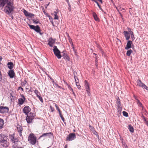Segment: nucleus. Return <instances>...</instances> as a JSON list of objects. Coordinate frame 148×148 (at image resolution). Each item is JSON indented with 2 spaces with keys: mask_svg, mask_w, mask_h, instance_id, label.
Segmentation results:
<instances>
[{
  "mask_svg": "<svg viewBox=\"0 0 148 148\" xmlns=\"http://www.w3.org/2000/svg\"><path fill=\"white\" fill-rule=\"evenodd\" d=\"M34 90L32 88V87H31L30 89L29 90V91L32 92L33 91H34Z\"/></svg>",
  "mask_w": 148,
  "mask_h": 148,
  "instance_id": "45",
  "label": "nucleus"
},
{
  "mask_svg": "<svg viewBox=\"0 0 148 148\" xmlns=\"http://www.w3.org/2000/svg\"><path fill=\"white\" fill-rule=\"evenodd\" d=\"M9 111L8 107L6 106H0V113L3 114L7 113Z\"/></svg>",
  "mask_w": 148,
  "mask_h": 148,
  "instance_id": "7",
  "label": "nucleus"
},
{
  "mask_svg": "<svg viewBox=\"0 0 148 148\" xmlns=\"http://www.w3.org/2000/svg\"><path fill=\"white\" fill-rule=\"evenodd\" d=\"M124 146L125 148H128V146L126 144H124Z\"/></svg>",
  "mask_w": 148,
  "mask_h": 148,
  "instance_id": "55",
  "label": "nucleus"
},
{
  "mask_svg": "<svg viewBox=\"0 0 148 148\" xmlns=\"http://www.w3.org/2000/svg\"><path fill=\"white\" fill-rule=\"evenodd\" d=\"M26 99L20 98L18 99V103L20 105H22L24 103Z\"/></svg>",
  "mask_w": 148,
  "mask_h": 148,
  "instance_id": "20",
  "label": "nucleus"
},
{
  "mask_svg": "<svg viewBox=\"0 0 148 148\" xmlns=\"http://www.w3.org/2000/svg\"><path fill=\"white\" fill-rule=\"evenodd\" d=\"M95 3H97V5L99 7V9L102 11H103V10L101 8L100 5H99V3L97 1H95Z\"/></svg>",
  "mask_w": 148,
  "mask_h": 148,
  "instance_id": "36",
  "label": "nucleus"
},
{
  "mask_svg": "<svg viewBox=\"0 0 148 148\" xmlns=\"http://www.w3.org/2000/svg\"><path fill=\"white\" fill-rule=\"evenodd\" d=\"M48 77H49L50 79L53 82V83L54 82V81L53 79L51 77H50L49 76H48Z\"/></svg>",
  "mask_w": 148,
  "mask_h": 148,
  "instance_id": "50",
  "label": "nucleus"
},
{
  "mask_svg": "<svg viewBox=\"0 0 148 148\" xmlns=\"http://www.w3.org/2000/svg\"><path fill=\"white\" fill-rule=\"evenodd\" d=\"M61 118L62 120L63 121V122L64 123H65L64 122V121H65V120L64 118L63 117V116H61Z\"/></svg>",
  "mask_w": 148,
  "mask_h": 148,
  "instance_id": "47",
  "label": "nucleus"
},
{
  "mask_svg": "<svg viewBox=\"0 0 148 148\" xmlns=\"http://www.w3.org/2000/svg\"><path fill=\"white\" fill-rule=\"evenodd\" d=\"M76 138V135L75 133H71L69 134L66 137V140L69 141H71L74 140Z\"/></svg>",
  "mask_w": 148,
  "mask_h": 148,
  "instance_id": "8",
  "label": "nucleus"
},
{
  "mask_svg": "<svg viewBox=\"0 0 148 148\" xmlns=\"http://www.w3.org/2000/svg\"><path fill=\"white\" fill-rule=\"evenodd\" d=\"M98 1L100 2L101 3H102V0H97Z\"/></svg>",
  "mask_w": 148,
  "mask_h": 148,
  "instance_id": "63",
  "label": "nucleus"
},
{
  "mask_svg": "<svg viewBox=\"0 0 148 148\" xmlns=\"http://www.w3.org/2000/svg\"><path fill=\"white\" fill-rule=\"evenodd\" d=\"M59 12V11L58 9H57L56 11L54 12L55 14H57Z\"/></svg>",
  "mask_w": 148,
  "mask_h": 148,
  "instance_id": "49",
  "label": "nucleus"
},
{
  "mask_svg": "<svg viewBox=\"0 0 148 148\" xmlns=\"http://www.w3.org/2000/svg\"><path fill=\"white\" fill-rule=\"evenodd\" d=\"M145 122V124H146V125L148 127V121H146Z\"/></svg>",
  "mask_w": 148,
  "mask_h": 148,
  "instance_id": "57",
  "label": "nucleus"
},
{
  "mask_svg": "<svg viewBox=\"0 0 148 148\" xmlns=\"http://www.w3.org/2000/svg\"><path fill=\"white\" fill-rule=\"evenodd\" d=\"M131 38L132 41L134 40H135V37L134 35L133 34L131 35Z\"/></svg>",
  "mask_w": 148,
  "mask_h": 148,
  "instance_id": "43",
  "label": "nucleus"
},
{
  "mask_svg": "<svg viewBox=\"0 0 148 148\" xmlns=\"http://www.w3.org/2000/svg\"><path fill=\"white\" fill-rule=\"evenodd\" d=\"M51 136H53V134L51 132H50L49 133H45L42 134L41 135L39 138H40L41 137H46L48 136L49 137H50Z\"/></svg>",
  "mask_w": 148,
  "mask_h": 148,
  "instance_id": "17",
  "label": "nucleus"
},
{
  "mask_svg": "<svg viewBox=\"0 0 148 148\" xmlns=\"http://www.w3.org/2000/svg\"><path fill=\"white\" fill-rule=\"evenodd\" d=\"M59 113V115H60V117H61V116H63L62 115V114H61V112H60V113Z\"/></svg>",
  "mask_w": 148,
  "mask_h": 148,
  "instance_id": "61",
  "label": "nucleus"
},
{
  "mask_svg": "<svg viewBox=\"0 0 148 148\" xmlns=\"http://www.w3.org/2000/svg\"><path fill=\"white\" fill-rule=\"evenodd\" d=\"M9 136L11 140L12 141H13V140H14V134H13L10 135Z\"/></svg>",
  "mask_w": 148,
  "mask_h": 148,
  "instance_id": "34",
  "label": "nucleus"
},
{
  "mask_svg": "<svg viewBox=\"0 0 148 148\" xmlns=\"http://www.w3.org/2000/svg\"><path fill=\"white\" fill-rule=\"evenodd\" d=\"M128 129L130 131L131 133H133L134 132V129L133 127L131 125H128Z\"/></svg>",
  "mask_w": 148,
  "mask_h": 148,
  "instance_id": "26",
  "label": "nucleus"
},
{
  "mask_svg": "<svg viewBox=\"0 0 148 148\" xmlns=\"http://www.w3.org/2000/svg\"><path fill=\"white\" fill-rule=\"evenodd\" d=\"M18 89H21V90H22V91H23V90H24L23 88H22L21 87V86H20V87H18Z\"/></svg>",
  "mask_w": 148,
  "mask_h": 148,
  "instance_id": "52",
  "label": "nucleus"
},
{
  "mask_svg": "<svg viewBox=\"0 0 148 148\" xmlns=\"http://www.w3.org/2000/svg\"><path fill=\"white\" fill-rule=\"evenodd\" d=\"M40 100V101L42 102V103L43 102V100L42 99V97L40 96V95L38 96V97H37Z\"/></svg>",
  "mask_w": 148,
  "mask_h": 148,
  "instance_id": "37",
  "label": "nucleus"
},
{
  "mask_svg": "<svg viewBox=\"0 0 148 148\" xmlns=\"http://www.w3.org/2000/svg\"><path fill=\"white\" fill-rule=\"evenodd\" d=\"M116 103L117 104V107L121 106V105L120 101V100L119 97L116 99Z\"/></svg>",
  "mask_w": 148,
  "mask_h": 148,
  "instance_id": "24",
  "label": "nucleus"
},
{
  "mask_svg": "<svg viewBox=\"0 0 148 148\" xmlns=\"http://www.w3.org/2000/svg\"><path fill=\"white\" fill-rule=\"evenodd\" d=\"M7 5L4 7V11L8 14H10L13 11L14 7L13 3L11 2V0H8L6 4Z\"/></svg>",
  "mask_w": 148,
  "mask_h": 148,
  "instance_id": "1",
  "label": "nucleus"
},
{
  "mask_svg": "<svg viewBox=\"0 0 148 148\" xmlns=\"http://www.w3.org/2000/svg\"><path fill=\"white\" fill-rule=\"evenodd\" d=\"M0 143L3 146L6 147L8 146V136L3 134H0Z\"/></svg>",
  "mask_w": 148,
  "mask_h": 148,
  "instance_id": "2",
  "label": "nucleus"
},
{
  "mask_svg": "<svg viewBox=\"0 0 148 148\" xmlns=\"http://www.w3.org/2000/svg\"><path fill=\"white\" fill-rule=\"evenodd\" d=\"M55 39H53L52 38H50L48 40V45L50 47H53V44L55 43Z\"/></svg>",
  "mask_w": 148,
  "mask_h": 148,
  "instance_id": "9",
  "label": "nucleus"
},
{
  "mask_svg": "<svg viewBox=\"0 0 148 148\" xmlns=\"http://www.w3.org/2000/svg\"><path fill=\"white\" fill-rule=\"evenodd\" d=\"M32 20L33 23H34L38 24L39 23V21L38 19H33Z\"/></svg>",
  "mask_w": 148,
  "mask_h": 148,
  "instance_id": "30",
  "label": "nucleus"
},
{
  "mask_svg": "<svg viewBox=\"0 0 148 148\" xmlns=\"http://www.w3.org/2000/svg\"><path fill=\"white\" fill-rule=\"evenodd\" d=\"M50 108L51 110V112H53L54 111V109L51 106H50Z\"/></svg>",
  "mask_w": 148,
  "mask_h": 148,
  "instance_id": "42",
  "label": "nucleus"
},
{
  "mask_svg": "<svg viewBox=\"0 0 148 148\" xmlns=\"http://www.w3.org/2000/svg\"><path fill=\"white\" fill-rule=\"evenodd\" d=\"M8 74L10 77L12 78H13L15 75V73L13 70H10L9 71Z\"/></svg>",
  "mask_w": 148,
  "mask_h": 148,
  "instance_id": "15",
  "label": "nucleus"
},
{
  "mask_svg": "<svg viewBox=\"0 0 148 148\" xmlns=\"http://www.w3.org/2000/svg\"><path fill=\"white\" fill-rule=\"evenodd\" d=\"M31 111V108L28 106H26L23 109V112L26 115H28L29 112Z\"/></svg>",
  "mask_w": 148,
  "mask_h": 148,
  "instance_id": "10",
  "label": "nucleus"
},
{
  "mask_svg": "<svg viewBox=\"0 0 148 148\" xmlns=\"http://www.w3.org/2000/svg\"><path fill=\"white\" fill-rule=\"evenodd\" d=\"M54 104H55L56 108V109L58 111L59 113H60V112H61V111L59 109V107L58 106L57 104L56 103H55Z\"/></svg>",
  "mask_w": 148,
  "mask_h": 148,
  "instance_id": "35",
  "label": "nucleus"
},
{
  "mask_svg": "<svg viewBox=\"0 0 148 148\" xmlns=\"http://www.w3.org/2000/svg\"><path fill=\"white\" fill-rule=\"evenodd\" d=\"M123 33L124 34V35L126 40H129L130 38L129 32L127 31H124L123 32Z\"/></svg>",
  "mask_w": 148,
  "mask_h": 148,
  "instance_id": "19",
  "label": "nucleus"
},
{
  "mask_svg": "<svg viewBox=\"0 0 148 148\" xmlns=\"http://www.w3.org/2000/svg\"><path fill=\"white\" fill-rule=\"evenodd\" d=\"M18 132L19 133V136H22V132L23 131V128L19 124L17 125L16 126Z\"/></svg>",
  "mask_w": 148,
  "mask_h": 148,
  "instance_id": "12",
  "label": "nucleus"
},
{
  "mask_svg": "<svg viewBox=\"0 0 148 148\" xmlns=\"http://www.w3.org/2000/svg\"><path fill=\"white\" fill-rule=\"evenodd\" d=\"M34 92L36 94L37 97H38V96L40 95V92H38V90H35L34 91Z\"/></svg>",
  "mask_w": 148,
  "mask_h": 148,
  "instance_id": "29",
  "label": "nucleus"
},
{
  "mask_svg": "<svg viewBox=\"0 0 148 148\" xmlns=\"http://www.w3.org/2000/svg\"><path fill=\"white\" fill-rule=\"evenodd\" d=\"M122 108L121 106L117 107V110H118V112L119 114H121V111L122 110Z\"/></svg>",
  "mask_w": 148,
  "mask_h": 148,
  "instance_id": "28",
  "label": "nucleus"
},
{
  "mask_svg": "<svg viewBox=\"0 0 148 148\" xmlns=\"http://www.w3.org/2000/svg\"><path fill=\"white\" fill-rule=\"evenodd\" d=\"M132 51L131 49H130L129 50H128L126 53V55L127 56H130L131 53H132Z\"/></svg>",
  "mask_w": 148,
  "mask_h": 148,
  "instance_id": "27",
  "label": "nucleus"
},
{
  "mask_svg": "<svg viewBox=\"0 0 148 148\" xmlns=\"http://www.w3.org/2000/svg\"><path fill=\"white\" fill-rule=\"evenodd\" d=\"M62 53V56L63 57V58L66 59L69 61L70 60V58L68 56L66 53V51L64 50Z\"/></svg>",
  "mask_w": 148,
  "mask_h": 148,
  "instance_id": "14",
  "label": "nucleus"
},
{
  "mask_svg": "<svg viewBox=\"0 0 148 148\" xmlns=\"http://www.w3.org/2000/svg\"><path fill=\"white\" fill-rule=\"evenodd\" d=\"M23 13L26 17H29L31 18L34 16V14L30 12H28L26 10H24Z\"/></svg>",
  "mask_w": 148,
  "mask_h": 148,
  "instance_id": "11",
  "label": "nucleus"
},
{
  "mask_svg": "<svg viewBox=\"0 0 148 148\" xmlns=\"http://www.w3.org/2000/svg\"><path fill=\"white\" fill-rule=\"evenodd\" d=\"M141 117L143 118V119L144 121H147L145 117L143 115L141 116Z\"/></svg>",
  "mask_w": 148,
  "mask_h": 148,
  "instance_id": "46",
  "label": "nucleus"
},
{
  "mask_svg": "<svg viewBox=\"0 0 148 148\" xmlns=\"http://www.w3.org/2000/svg\"><path fill=\"white\" fill-rule=\"evenodd\" d=\"M68 9L69 11H71V9L70 7L68 8Z\"/></svg>",
  "mask_w": 148,
  "mask_h": 148,
  "instance_id": "64",
  "label": "nucleus"
},
{
  "mask_svg": "<svg viewBox=\"0 0 148 148\" xmlns=\"http://www.w3.org/2000/svg\"><path fill=\"white\" fill-rule=\"evenodd\" d=\"M2 79V75L1 72L0 71V82H1Z\"/></svg>",
  "mask_w": 148,
  "mask_h": 148,
  "instance_id": "41",
  "label": "nucleus"
},
{
  "mask_svg": "<svg viewBox=\"0 0 148 148\" xmlns=\"http://www.w3.org/2000/svg\"><path fill=\"white\" fill-rule=\"evenodd\" d=\"M72 49H73V51H75V48H74V47H72Z\"/></svg>",
  "mask_w": 148,
  "mask_h": 148,
  "instance_id": "62",
  "label": "nucleus"
},
{
  "mask_svg": "<svg viewBox=\"0 0 148 148\" xmlns=\"http://www.w3.org/2000/svg\"><path fill=\"white\" fill-rule=\"evenodd\" d=\"M28 25L31 29L34 30L36 32L38 33L40 35L42 34L43 33L41 32L40 27L38 25H37L36 26H35L29 24Z\"/></svg>",
  "mask_w": 148,
  "mask_h": 148,
  "instance_id": "6",
  "label": "nucleus"
},
{
  "mask_svg": "<svg viewBox=\"0 0 148 148\" xmlns=\"http://www.w3.org/2000/svg\"><path fill=\"white\" fill-rule=\"evenodd\" d=\"M123 115L125 117H128V113L125 111L123 112Z\"/></svg>",
  "mask_w": 148,
  "mask_h": 148,
  "instance_id": "32",
  "label": "nucleus"
},
{
  "mask_svg": "<svg viewBox=\"0 0 148 148\" xmlns=\"http://www.w3.org/2000/svg\"><path fill=\"white\" fill-rule=\"evenodd\" d=\"M132 41L131 40H128L127 42V45L125 47V49L126 50H128L132 46Z\"/></svg>",
  "mask_w": 148,
  "mask_h": 148,
  "instance_id": "16",
  "label": "nucleus"
},
{
  "mask_svg": "<svg viewBox=\"0 0 148 148\" xmlns=\"http://www.w3.org/2000/svg\"><path fill=\"white\" fill-rule=\"evenodd\" d=\"M97 61H98L97 59V58H95V63H97Z\"/></svg>",
  "mask_w": 148,
  "mask_h": 148,
  "instance_id": "59",
  "label": "nucleus"
},
{
  "mask_svg": "<svg viewBox=\"0 0 148 148\" xmlns=\"http://www.w3.org/2000/svg\"><path fill=\"white\" fill-rule=\"evenodd\" d=\"M27 115V116L26 120L27 123H32L35 115V114L34 113L30 112L28 115Z\"/></svg>",
  "mask_w": 148,
  "mask_h": 148,
  "instance_id": "4",
  "label": "nucleus"
},
{
  "mask_svg": "<svg viewBox=\"0 0 148 148\" xmlns=\"http://www.w3.org/2000/svg\"><path fill=\"white\" fill-rule=\"evenodd\" d=\"M7 65L8 66V67L9 69L10 70H12V69L13 68L14 65L13 64V62H8Z\"/></svg>",
  "mask_w": 148,
  "mask_h": 148,
  "instance_id": "22",
  "label": "nucleus"
},
{
  "mask_svg": "<svg viewBox=\"0 0 148 148\" xmlns=\"http://www.w3.org/2000/svg\"><path fill=\"white\" fill-rule=\"evenodd\" d=\"M27 83V82L26 80H25L24 82H23L21 83V85L22 86H25Z\"/></svg>",
  "mask_w": 148,
  "mask_h": 148,
  "instance_id": "38",
  "label": "nucleus"
},
{
  "mask_svg": "<svg viewBox=\"0 0 148 148\" xmlns=\"http://www.w3.org/2000/svg\"><path fill=\"white\" fill-rule=\"evenodd\" d=\"M119 14H120L121 17L122 18V19H123V16H122V14H121V13L120 12H119Z\"/></svg>",
  "mask_w": 148,
  "mask_h": 148,
  "instance_id": "51",
  "label": "nucleus"
},
{
  "mask_svg": "<svg viewBox=\"0 0 148 148\" xmlns=\"http://www.w3.org/2000/svg\"><path fill=\"white\" fill-rule=\"evenodd\" d=\"M28 140L30 144L32 145H34L36 142V137L34 134H30L28 137Z\"/></svg>",
  "mask_w": 148,
  "mask_h": 148,
  "instance_id": "3",
  "label": "nucleus"
},
{
  "mask_svg": "<svg viewBox=\"0 0 148 148\" xmlns=\"http://www.w3.org/2000/svg\"><path fill=\"white\" fill-rule=\"evenodd\" d=\"M54 16V19H58V17L57 14H55Z\"/></svg>",
  "mask_w": 148,
  "mask_h": 148,
  "instance_id": "44",
  "label": "nucleus"
},
{
  "mask_svg": "<svg viewBox=\"0 0 148 148\" xmlns=\"http://www.w3.org/2000/svg\"><path fill=\"white\" fill-rule=\"evenodd\" d=\"M90 91H87L86 92H87V94H88V95L90 96L91 95V94L90 93Z\"/></svg>",
  "mask_w": 148,
  "mask_h": 148,
  "instance_id": "48",
  "label": "nucleus"
},
{
  "mask_svg": "<svg viewBox=\"0 0 148 148\" xmlns=\"http://www.w3.org/2000/svg\"><path fill=\"white\" fill-rule=\"evenodd\" d=\"M53 51L54 54L58 59H60L62 57L60 51L58 49L56 46H55L53 47Z\"/></svg>",
  "mask_w": 148,
  "mask_h": 148,
  "instance_id": "5",
  "label": "nucleus"
},
{
  "mask_svg": "<svg viewBox=\"0 0 148 148\" xmlns=\"http://www.w3.org/2000/svg\"><path fill=\"white\" fill-rule=\"evenodd\" d=\"M136 82L137 85L140 87H142L144 84L139 79L137 80Z\"/></svg>",
  "mask_w": 148,
  "mask_h": 148,
  "instance_id": "25",
  "label": "nucleus"
},
{
  "mask_svg": "<svg viewBox=\"0 0 148 148\" xmlns=\"http://www.w3.org/2000/svg\"><path fill=\"white\" fill-rule=\"evenodd\" d=\"M85 88L86 91H90V89L88 83L86 80L85 81Z\"/></svg>",
  "mask_w": 148,
  "mask_h": 148,
  "instance_id": "21",
  "label": "nucleus"
},
{
  "mask_svg": "<svg viewBox=\"0 0 148 148\" xmlns=\"http://www.w3.org/2000/svg\"><path fill=\"white\" fill-rule=\"evenodd\" d=\"M21 96L23 98L22 99H26V98L23 95H21Z\"/></svg>",
  "mask_w": 148,
  "mask_h": 148,
  "instance_id": "53",
  "label": "nucleus"
},
{
  "mask_svg": "<svg viewBox=\"0 0 148 148\" xmlns=\"http://www.w3.org/2000/svg\"><path fill=\"white\" fill-rule=\"evenodd\" d=\"M147 90H148V87L145 85L143 84L142 86L141 87Z\"/></svg>",
  "mask_w": 148,
  "mask_h": 148,
  "instance_id": "33",
  "label": "nucleus"
},
{
  "mask_svg": "<svg viewBox=\"0 0 148 148\" xmlns=\"http://www.w3.org/2000/svg\"><path fill=\"white\" fill-rule=\"evenodd\" d=\"M77 74V72L75 71H73V75L74 76V78L75 79V81L76 82V85L79 89H80L81 88V86L79 85L78 81H77L76 80V78H77V76H76V75Z\"/></svg>",
  "mask_w": 148,
  "mask_h": 148,
  "instance_id": "13",
  "label": "nucleus"
},
{
  "mask_svg": "<svg viewBox=\"0 0 148 148\" xmlns=\"http://www.w3.org/2000/svg\"><path fill=\"white\" fill-rule=\"evenodd\" d=\"M69 42H70V43H71V41H72V39L70 38H69Z\"/></svg>",
  "mask_w": 148,
  "mask_h": 148,
  "instance_id": "54",
  "label": "nucleus"
},
{
  "mask_svg": "<svg viewBox=\"0 0 148 148\" xmlns=\"http://www.w3.org/2000/svg\"><path fill=\"white\" fill-rule=\"evenodd\" d=\"M137 100L138 101L137 103L138 104V106L140 107H142V108H143V106L142 103L138 99H137Z\"/></svg>",
  "mask_w": 148,
  "mask_h": 148,
  "instance_id": "31",
  "label": "nucleus"
},
{
  "mask_svg": "<svg viewBox=\"0 0 148 148\" xmlns=\"http://www.w3.org/2000/svg\"><path fill=\"white\" fill-rule=\"evenodd\" d=\"M68 88H69L71 90V91L73 92V89L70 86H69Z\"/></svg>",
  "mask_w": 148,
  "mask_h": 148,
  "instance_id": "56",
  "label": "nucleus"
},
{
  "mask_svg": "<svg viewBox=\"0 0 148 148\" xmlns=\"http://www.w3.org/2000/svg\"><path fill=\"white\" fill-rule=\"evenodd\" d=\"M4 122L3 119L0 118V130L3 127Z\"/></svg>",
  "mask_w": 148,
  "mask_h": 148,
  "instance_id": "23",
  "label": "nucleus"
},
{
  "mask_svg": "<svg viewBox=\"0 0 148 148\" xmlns=\"http://www.w3.org/2000/svg\"><path fill=\"white\" fill-rule=\"evenodd\" d=\"M56 86L57 87H58V88H61V87L60 86H59L57 84H56Z\"/></svg>",
  "mask_w": 148,
  "mask_h": 148,
  "instance_id": "58",
  "label": "nucleus"
},
{
  "mask_svg": "<svg viewBox=\"0 0 148 148\" xmlns=\"http://www.w3.org/2000/svg\"><path fill=\"white\" fill-rule=\"evenodd\" d=\"M71 43H70L71 45V47H74V45L73 44V43L72 42V41H71Z\"/></svg>",
  "mask_w": 148,
  "mask_h": 148,
  "instance_id": "60",
  "label": "nucleus"
},
{
  "mask_svg": "<svg viewBox=\"0 0 148 148\" xmlns=\"http://www.w3.org/2000/svg\"><path fill=\"white\" fill-rule=\"evenodd\" d=\"M128 31L129 32H128L129 33V34H131V35L134 34L133 32H132L131 30V29L130 28H129L128 29Z\"/></svg>",
  "mask_w": 148,
  "mask_h": 148,
  "instance_id": "39",
  "label": "nucleus"
},
{
  "mask_svg": "<svg viewBox=\"0 0 148 148\" xmlns=\"http://www.w3.org/2000/svg\"><path fill=\"white\" fill-rule=\"evenodd\" d=\"M18 139L16 138H14V140H13V143H15L16 142H18Z\"/></svg>",
  "mask_w": 148,
  "mask_h": 148,
  "instance_id": "40",
  "label": "nucleus"
},
{
  "mask_svg": "<svg viewBox=\"0 0 148 148\" xmlns=\"http://www.w3.org/2000/svg\"><path fill=\"white\" fill-rule=\"evenodd\" d=\"M92 12L93 16L95 20L98 22H99L100 20L97 16L96 14L94 12L92 11Z\"/></svg>",
  "mask_w": 148,
  "mask_h": 148,
  "instance_id": "18",
  "label": "nucleus"
}]
</instances>
